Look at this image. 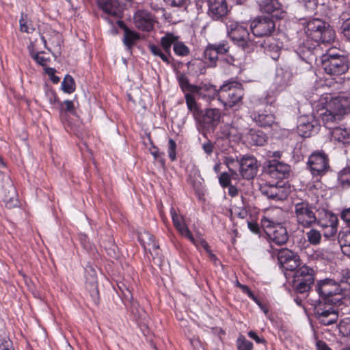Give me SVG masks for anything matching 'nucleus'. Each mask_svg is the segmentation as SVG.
I'll return each mask as SVG.
<instances>
[{
	"label": "nucleus",
	"instance_id": "1",
	"mask_svg": "<svg viewBox=\"0 0 350 350\" xmlns=\"http://www.w3.org/2000/svg\"><path fill=\"white\" fill-rule=\"evenodd\" d=\"M310 103L317 111L323 110L319 115L326 127L341 120L345 115L350 112V94L332 96L325 93L318 99L312 98Z\"/></svg>",
	"mask_w": 350,
	"mask_h": 350
},
{
	"label": "nucleus",
	"instance_id": "2",
	"mask_svg": "<svg viewBox=\"0 0 350 350\" xmlns=\"http://www.w3.org/2000/svg\"><path fill=\"white\" fill-rule=\"evenodd\" d=\"M282 214L279 208H269L260 219L261 226L269 240L278 245L286 243L288 239L287 230L282 224Z\"/></svg>",
	"mask_w": 350,
	"mask_h": 350
},
{
	"label": "nucleus",
	"instance_id": "3",
	"mask_svg": "<svg viewBox=\"0 0 350 350\" xmlns=\"http://www.w3.org/2000/svg\"><path fill=\"white\" fill-rule=\"evenodd\" d=\"M304 26L307 36L317 43L329 42L334 39V31L321 19H310Z\"/></svg>",
	"mask_w": 350,
	"mask_h": 350
},
{
	"label": "nucleus",
	"instance_id": "4",
	"mask_svg": "<svg viewBox=\"0 0 350 350\" xmlns=\"http://www.w3.org/2000/svg\"><path fill=\"white\" fill-rule=\"evenodd\" d=\"M244 96L242 85L239 83L231 81L222 85L218 94V100L226 109L239 106L242 103Z\"/></svg>",
	"mask_w": 350,
	"mask_h": 350
},
{
	"label": "nucleus",
	"instance_id": "5",
	"mask_svg": "<svg viewBox=\"0 0 350 350\" xmlns=\"http://www.w3.org/2000/svg\"><path fill=\"white\" fill-rule=\"evenodd\" d=\"M317 291L325 302L336 304L342 297V288L339 284L331 279H325L318 282Z\"/></svg>",
	"mask_w": 350,
	"mask_h": 350
},
{
	"label": "nucleus",
	"instance_id": "6",
	"mask_svg": "<svg viewBox=\"0 0 350 350\" xmlns=\"http://www.w3.org/2000/svg\"><path fill=\"white\" fill-rule=\"evenodd\" d=\"M228 35L235 44L243 49H249L253 45L247 27L237 22H230L227 25Z\"/></svg>",
	"mask_w": 350,
	"mask_h": 350
},
{
	"label": "nucleus",
	"instance_id": "7",
	"mask_svg": "<svg viewBox=\"0 0 350 350\" xmlns=\"http://www.w3.org/2000/svg\"><path fill=\"white\" fill-rule=\"evenodd\" d=\"M294 214L298 225L304 228H310L317 222V217L312 206L306 201L294 204Z\"/></svg>",
	"mask_w": 350,
	"mask_h": 350
},
{
	"label": "nucleus",
	"instance_id": "8",
	"mask_svg": "<svg viewBox=\"0 0 350 350\" xmlns=\"http://www.w3.org/2000/svg\"><path fill=\"white\" fill-rule=\"evenodd\" d=\"M321 62L323 70L330 75L338 76L345 73L348 70L346 59L338 55H323Z\"/></svg>",
	"mask_w": 350,
	"mask_h": 350
},
{
	"label": "nucleus",
	"instance_id": "9",
	"mask_svg": "<svg viewBox=\"0 0 350 350\" xmlns=\"http://www.w3.org/2000/svg\"><path fill=\"white\" fill-rule=\"evenodd\" d=\"M338 219L332 212L323 210L317 218L316 224L323 230V235L327 238L334 237L337 232Z\"/></svg>",
	"mask_w": 350,
	"mask_h": 350
},
{
	"label": "nucleus",
	"instance_id": "10",
	"mask_svg": "<svg viewBox=\"0 0 350 350\" xmlns=\"http://www.w3.org/2000/svg\"><path fill=\"white\" fill-rule=\"evenodd\" d=\"M247 128L242 119L232 120L230 124H226L221 127L222 134L228 139L234 142L244 139Z\"/></svg>",
	"mask_w": 350,
	"mask_h": 350
},
{
	"label": "nucleus",
	"instance_id": "11",
	"mask_svg": "<svg viewBox=\"0 0 350 350\" xmlns=\"http://www.w3.org/2000/svg\"><path fill=\"white\" fill-rule=\"evenodd\" d=\"M308 164L313 176H323L329 168V159L321 152L312 153L308 159Z\"/></svg>",
	"mask_w": 350,
	"mask_h": 350
},
{
	"label": "nucleus",
	"instance_id": "12",
	"mask_svg": "<svg viewBox=\"0 0 350 350\" xmlns=\"http://www.w3.org/2000/svg\"><path fill=\"white\" fill-rule=\"evenodd\" d=\"M250 28L255 36H269L275 29V23L269 17H258L251 23Z\"/></svg>",
	"mask_w": 350,
	"mask_h": 350
},
{
	"label": "nucleus",
	"instance_id": "13",
	"mask_svg": "<svg viewBox=\"0 0 350 350\" xmlns=\"http://www.w3.org/2000/svg\"><path fill=\"white\" fill-rule=\"evenodd\" d=\"M237 162L239 165L240 174L243 178L250 180L255 177L258 172V164L254 156L244 155Z\"/></svg>",
	"mask_w": 350,
	"mask_h": 350
},
{
	"label": "nucleus",
	"instance_id": "14",
	"mask_svg": "<svg viewBox=\"0 0 350 350\" xmlns=\"http://www.w3.org/2000/svg\"><path fill=\"white\" fill-rule=\"evenodd\" d=\"M154 16L147 10H138L133 15V24L139 30L150 31L154 28Z\"/></svg>",
	"mask_w": 350,
	"mask_h": 350
},
{
	"label": "nucleus",
	"instance_id": "15",
	"mask_svg": "<svg viewBox=\"0 0 350 350\" xmlns=\"http://www.w3.org/2000/svg\"><path fill=\"white\" fill-rule=\"evenodd\" d=\"M319 127L320 125L313 116H302L298 121L297 131L303 137H308L317 133Z\"/></svg>",
	"mask_w": 350,
	"mask_h": 350
},
{
	"label": "nucleus",
	"instance_id": "16",
	"mask_svg": "<svg viewBox=\"0 0 350 350\" xmlns=\"http://www.w3.org/2000/svg\"><path fill=\"white\" fill-rule=\"evenodd\" d=\"M208 15L215 21H223L229 9L226 0H207Z\"/></svg>",
	"mask_w": 350,
	"mask_h": 350
},
{
	"label": "nucleus",
	"instance_id": "17",
	"mask_svg": "<svg viewBox=\"0 0 350 350\" xmlns=\"http://www.w3.org/2000/svg\"><path fill=\"white\" fill-rule=\"evenodd\" d=\"M278 259L281 266L286 270L293 271L299 265V255L287 248H283L279 251Z\"/></svg>",
	"mask_w": 350,
	"mask_h": 350
},
{
	"label": "nucleus",
	"instance_id": "18",
	"mask_svg": "<svg viewBox=\"0 0 350 350\" xmlns=\"http://www.w3.org/2000/svg\"><path fill=\"white\" fill-rule=\"evenodd\" d=\"M315 314L319 322L325 325L333 324L338 319V313L330 304L327 306L319 304L315 309Z\"/></svg>",
	"mask_w": 350,
	"mask_h": 350
},
{
	"label": "nucleus",
	"instance_id": "19",
	"mask_svg": "<svg viewBox=\"0 0 350 350\" xmlns=\"http://www.w3.org/2000/svg\"><path fill=\"white\" fill-rule=\"evenodd\" d=\"M170 215L172 219L174 226L178 232L184 237L188 239L193 244L198 245V241L193 237L188 226L185 224L183 216L177 214L174 207L170 208Z\"/></svg>",
	"mask_w": 350,
	"mask_h": 350
},
{
	"label": "nucleus",
	"instance_id": "20",
	"mask_svg": "<svg viewBox=\"0 0 350 350\" xmlns=\"http://www.w3.org/2000/svg\"><path fill=\"white\" fill-rule=\"evenodd\" d=\"M252 120L260 127H271L275 123V115L270 111H252L250 113Z\"/></svg>",
	"mask_w": 350,
	"mask_h": 350
},
{
	"label": "nucleus",
	"instance_id": "21",
	"mask_svg": "<svg viewBox=\"0 0 350 350\" xmlns=\"http://www.w3.org/2000/svg\"><path fill=\"white\" fill-rule=\"evenodd\" d=\"M193 94H196L199 98L205 100L206 102H210L215 96L218 97L219 90H217L216 87L212 84L201 83L199 85H196Z\"/></svg>",
	"mask_w": 350,
	"mask_h": 350
},
{
	"label": "nucleus",
	"instance_id": "22",
	"mask_svg": "<svg viewBox=\"0 0 350 350\" xmlns=\"http://www.w3.org/2000/svg\"><path fill=\"white\" fill-rule=\"evenodd\" d=\"M97 3L106 14L117 18H121L122 8L117 0H97Z\"/></svg>",
	"mask_w": 350,
	"mask_h": 350
},
{
	"label": "nucleus",
	"instance_id": "23",
	"mask_svg": "<svg viewBox=\"0 0 350 350\" xmlns=\"http://www.w3.org/2000/svg\"><path fill=\"white\" fill-rule=\"evenodd\" d=\"M5 187V188H3L1 191V194L3 196V200L5 203V206L9 208L17 206L18 201L16 195V189L12 181L8 180Z\"/></svg>",
	"mask_w": 350,
	"mask_h": 350
},
{
	"label": "nucleus",
	"instance_id": "24",
	"mask_svg": "<svg viewBox=\"0 0 350 350\" xmlns=\"http://www.w3.org/2000/svg\"><path fill=\"white\" fill-rule=\"evenodd\" d=\"M269 172L272 178L283 179L290 172V166L284 163L273 160L269 166Z\"/></svg>",
	"mask_w": 350,
	"mask_h": 350
},
{
	"label": "nucleus",
	"instance_id": "25",
	"mask_svg": "<svg viewBox=\"0 0 350 350\" xmlns=\"http://www.w3.org/2000/svg\"><path fill=\"white\" fill-rule=\"evenodd\" d=\"M119 27L123 29V42L129 50H131L136 42L139 40L140 36L134 30L129 28L122 21H118Z\"/></svg>",
	"mask_w": 350,
	"mask_h": 350
},
{
	"label": "nucleus",
	"instance_id": "26",
	"mask_svg": "<svg viewBox=\"0 0 350 350\" xmlns=\"http://www.w3.org/2000/svg\"><path fill=\"white\" fill-rule=\"evenodd\" d=\"M266 139V135L262 131L250 129L246 131L243 141L251 146H262Z\"/></svg>",
	"mask_w": 350,
	"mask_h": 350
},
{
	"label": "nucleus",
	"instance_id": "27",
	"mask_svg": "<svg viewBox=\"0 0 350 350\" xmlns=\"http://www.w3.org/2000/svg\"><path fill=\"white\" fill-rule=\"evenodd\" d=\"M263 194L268 198L274 200H283L288 196V193L281 187L278 185H269L262 188Z\"/></svg>",
	"mask_w": 350,
	"mask_h": 350
},
{
	"label": "nucleus",
	"instance_id": "28",
	"mask_svg": "<svg viewBox=\"0 0 350 350\" xmlns=\"http://www.w3.org/2000/svg\"><path fill=\"white\" fill-rule=\"evenodd\" d=\"M91 272L90 278H86L85 288L87 291H89L92 301L97 304L98 301L99 293L98 290L96 275L94 270H91Z\"/></svg>",
	"mask_w": 350,
	"mask_h": 350
},
{
	"label": "nucleus",
	"instance_id": "29",
	"mask_svg": "<svg viewBox=\"0 0 350 350\" xmlns=\"http://www.w3.org/2000/svg\"><path fill=\"white\" fill-rule=\"evenodd\" d=\"M294 278L306 280L307 282H314L315 280V271L310 267L304 265L298 266L295 269Z\"/></svg>",
	"mask_w": 350,
	"mask_h": 350
},
{
	"label": "nucleus",
	"instance_id": "30",
	"mask_svg": "<svg viewBox=\"0 0 350 350\" xmlns=\"http://www.w3.org/2000/svg\"><path fill=\"white\" fill-rule=\"evenodd\" d=\"M262 47L264 49L265 52L273 59L276 60L278 59L280 46L273 38L269 37L265 40L262 43Z\"/></svg>",
	"mask_w": 350,
	"mask_h": 350
},
{
	"label": "nucleus",
	"instance_id": "31",
	"mask_svg": "<svg viewBox=\"0 0 350 350\" xmlns=\"http://www.w3.org/2000/svg\"><path fill=\"white\" fill-rule=\"evenodd\" d=\"M221 118L220 110L216 108L207 109L204 113L202 111V116L198 121L204 124L213 125L217 124Z\"/></svg>",
	"mask_w": 350,
	"mask_h": 350
},
{
	"label": "nucleus",
	"instance_id": "32",
	"mask_svg": "<svg viewBox=\"0 0 350 350\" xmlns=\"http://www.w3.org/2000/svg\"><path fill=\"white\" fill-rule=\"evenodd\" d=\"M193 93H185V98L188 109L193 113L194 118L200 120L202 116V110L198 106Z\"/></svg>",
	"mask_w": 350,
	"mask_h": 350
},
{
	"label": "nucleus",
	"instance_id": "33",
	"mask_svg": "<svg viewBox=\"0 0 350 350\" xmlns=\"http://www.w3.org/2000/svg\"><path fill=\"white\" fill-rule=\"evenodd\" d=\"M332 138L343 144L350 143V129L336 127L332 131Z\"/></svg>",
	"mask_w": 350,
	"mask_h": 350
},
{
	"label": "nucleus",
	"instance_id": "34",
	"mask_svg": "<svg viewBox=\"0 0 350 350\" xmlns=\"http://www.w3.org/2000/svg\"><path fill=\"white\" fill-rule=\"evenodd\" d=\"M218 55L213 44H208L204 52L205 63L207 64L208 66H215L218 60Z\"/></svg>",
	"mask_w": 350,
	"mask_h": 350
},
{
	"label": "nucleus",
	"instance_id": "35",
	"mask_svg": "<svg viewBox=\"0 0 350 350\" xmlns=\"http://www.w3.org/2000/svg\"><path fill=\"white\" fill-rule=\"evenodd\" d=\"M281 4L278 0H262L259 3L262 12L272 14L281 9Z\"/></svg>",
	"mask_w": 350,
	"mask_h": 350
},
{
	"label": "nucleus",
	"instance_id": "36",
	"mask_svg": "<svg viewBox=\"0 0 350 350\" xmlns=\"http://www.w3.org/2000/svg\"><path fill=\"white\" fill-rule=\"evenodd\" d=\"M339 243L342 253L350 256V230L340 233Z\"/></svg>",
	"mask_w": 350,
	"mask_h": 350
},
{
	"label": "nucleus",
	"instance_id": "37",
	"mask_svg": "<svg viewBox=\"0 0 350 350\" xmlns=\"http://www.w3.org/2000/svg\"><path fill=\"white\" fill-rule=\"evenodd\" d=\"M177 40H178V36L172 33H167L161 38V46L166 53L170 54L172 45L174 46Z\"/></svg>",
	"mask_w": 350,
	"mask_h": 350
},
{
	"label": "nucleus",
	"instance_id": "38",
	"mask_svg": "<svg viewBox=\"0 0 350 350\" xmlns=\"http://www.w3.org/2000/svg\"><path fill=\"white\" fill-rule=\"evenodd\" d=\"M150 51L151 53L157 57H159L165 63L167 64H170V53H166L165 51H162V47L155 45V44H150L148 46Z\"/></svg>",
	"mask_w": 350,
	"mask_h": 350
},
{
	"label": "nucleus",
	"instance_id": "39",
	"mask_svg": "<svg viewBox=\"0 0 350 350\" xmlns=\"http://www.w3.org/2000/svg\"><path fill=\"white\" fill-rule=\"evenodd\" d=\"M123 303L135 318L137 319L142 316V311L139 308V304L137 301L133 299V297H131V300H125Z\"/></svg>",
	"mask_w": 350,
	"mask_h": 350
},
{
	"label": "nucleus",
	"instance_id": "40",
	"mask_svg": "<svg viewBox=\"0 0 350 350\" xmlns=\"http://www.w3.org/2000/svg\"><path fill=\"white\" fill-rule=\"evenodd\" d=\"M294 288L297 293H304L310 291L314 282H307L306 280L294 278Z\"/></svg>",
	"mask_w": 350,
	"mask_h": 350
},
{
	"label": "nucleus",
	"instance_id": "41",
	"mask_svg": "<svg viewBox=\"0 0 350 350\" xmlns=\"http://www.w3.org/2000/svg\"><path fill=\"white\" fill-rule=\"evenodd\" d=\"M177 79L178 84L183 92H187V93H193V90L196 88V85L190 84L185 74H178Z\"/></svg>",
	"mask_w": 350,
	"mask_h": 350
},
{
	"label": "nucleus",
	"instance_id": "42",
	"mask_svg": "<svg viewBox=\"0 0 350 350\" xmlns=\"http://www.w3.org/2000/svg\"><path fill=\"white\" fill-rule=\"evenodd\" d=\"M19 25L20 30L22 32L31 33L35 30V27H33L31 21L29 20L27 16L23 13L21 14V18L19 20Z\"/></svg>",
	"mask_w": 350,
	"mask_h": 350
},
{
	"label": "nucleus",
	"instance_id": "43",
	"mask_svg": "<svg viewBox=\"0 0 350 350\" xmlns=\"http://www.w3.org/2000/svg\"><path fill=\"white\" fill-rule=\"evenodd\" d=\"M308 241L313 245H319L321 241V233L317 229L312 228L306 233Z\"/></svg>",
	"mask_w": 350,
	"mask_h": 350
},
{
	"label": "nucleus",
	"instance_id": "44",
	"mask_svg": "<svg viewBox=\"0 0 350 350\" xmlns=\"http://www.w3.org/2000/svg\"><path fill=\"white\" fill-rule=\"evenodd\" d=\"M118 287L122 294V301L131 300L133 297L132 290L129 284L124 282H120L118 283Z\"/></svg>",
	"mask_w": 350,
	"mask_h": 350
},
{
	"label": "nucleus",
	"instance_id": "45",
	"mask_svg": "<svg viewBox=\"0 0 350 350\" xmlns=\"http://www.w3.org/2000/svg\"><path fill=\"white\" fill-rule=\"evenodd\" d=\"M62 88L64 92L70 94L73 92L75 90V83L73 78L67 75L65 76L62 83Z\"/></svg>",
	"mask_w": 350,
	"mask_h": 350
},
{
	"label": "nucleus",
	"instance_id": "46",
	"mask_svg": "<svg viewBox=\"0 0 350 350\" xmlns=\"http://www.w3.org/2000/svg\"><path fill=\"white\" fill-rule=\"evenodd\" d=\"M173 49L175 54L178 56H187L190 53L189 47L178 40L175 42Z\"/></svg>",
	"mask_w": 350,
	"mask_h": 350
},
{
	"label": "nucleus",
	"instance_id": "47",
	"mask_svg": "<svg viewBox=\"0 0 350 350\" xmlns=\"http://www.w3.org/2000/svg\"><path fill=\"white\" fill-rule=\"evenodd\" d=\"M237 347L238 350H252L253 343L247 340L245 336L240 335L237 340Z\"/></svg>",
	"mask_w": 350,
	"mask_h": 350
},
{
	"label": "nucleus",
	"instance_id": "48",
	"mask_svg": "<svg viewBox=\"0 0 350 350\" xmlns=\"http://www.w3.org/2000/svg\"><path fill=\"white\" fill-rule=\"evenodd\" d=\"M338 330L343 336L350 337V318H345L340 322Z\"/></svg>",
	"mask_w": 350,
	"mask_h": 350
},
{
	"label": "nucleus",
	"instance_id": "49",
	"mask_svg": "<svg viewBox=\"0 0 350 350\" xmlns=\"http://www.w3.org/2000/svg\"><path fill=\"white\" fill-rule=\"evenodd\" d=\"M218 55L226 54L228 52L230 46L226 40H221L217 44H213Z\"/></svg>",
	"mask_w": 350,
	"mask_h": 350
},
{
	"label": "nucleus",
	"instance_id": "50",
	"mask_svg": "<svg viewBox=\"0 0 350 350\" xmlns=\"http://www.w3.org/2000/svg\"><path fill=\"white\" fill-rule=\"evenodd\" d=\"M339 179L343 185H350V169L345 168L339 173Z\"/></svg>",
	"mask_w": 350,
	"mask_h": 350
},
{
	"label": "nucleus",
	"instance_id": "51",
	"mask_svg": "<svg viewBox=\"0 0 350 350\" xmlns=\"http://www.w3.org/2000/svg\"><path fill=\"white\" fill-rule=\"evenodd\" d=\"M59 106L61 111L65 110L72 113H75V105L72 100H64L63 103H59Z\"/></svg>",
	"mask_w": 350,
	"mask_h": 350
},
{
	"label": "nucleus",
	"instance_id": "52",
	"mask_svg": "<svg viewBox=\"0 0 350 350\" xmlns=\"http://www.w3.org/2000/svg\"><path fill=\"white\" fill-rule=\"evenodd\" d=\"M340 29L343 36L350 40V17L342 22Z\"/></svg>",
	"mask_w": 350,
	"mask_h": 350
},
{
	"label": "nucleus",
	"instance_id": "53",
	"mask_svg": "<svg viewBox=\"0 0 350 350\" xmlns=\"http://www.w3.org/2000/svg\"><path fill=\"white\" fill-rule=\"evenodd\" d=\"M176 144L172 139H170L168 141V155L172 161H174L176 159Z\"/></svg>",
	"mask_w": 350,
	"mask_h": 350
},
{
	"label": "nucleus",
	"instance_id": "54",
	"mask_svg": "<svg viewBox=\"0 0 350 350\" xmlns=\"http://www.w3.org/2000/svg\"><path fill=\"white\" fill-rule=\"evenodd\" d=\"M45 96H46L47 100L51 105H55L59 101L57 94L53 90L47 89L45 91Z\"/></svg>",
	"mask_w": 350,
	"mask_h": 350
},
{
	"label": "nucleus",
	"instance_id": "55",
	"mask_svg": "<svg viewBox=\"0 0 350 350\" xmlns=\"http://www.w3.org/2000/svg\"><path fill=\"white\" fill-rule=\"evenodd\" d=\"M304 3L306 10L309 12H313L317 7V0H299Z\"/></svg>",
	"mask_w": 350,
	"mask_h": 350
},
{
	"label": "nucleus",
	"instance_id": "56",
	"mask_svg": "<svg viewBox=\"0 0 350 350\" xmlns=\"http://www.w3.org/2000/svg\"><path fill=\"white\" fill-rule=\"evenodd\" d=\"M231 177L227 172H223L219 177V182L221 187H227L230 186Z\"/></svg>",
	"mask_w": 350,
	"mask_h": 350
},
{
	"label": "nucleus",
	"instance_id": "57",
	"mask_svg": "<svg viewBox=\"0 0 350 350\" xmlns=\"http://www.w3.org/2000/svg\"><path fill=\"white\" fill-rule=\"evenodd\" d=\"M146 244H147L146 250H148V251L150 252V253L151 254V255L152 256H154V255L157 256L159 254V252H158L159 245L155 241V240L154 241L150 240V242H147Z\"/></svg>",
	"mask_w": 350,
	"mask_h": 350
},
{
	"label": "nucleus",
	"instance_id": "58",
	"mask_svg": "<svg viewBox=\"0 0 350 350\" xmlns=\"http://www.w3.org/2000/svg\"><path fill=\"white\" fill-rule=\"evenodd\" d=\"M240 288L243 293L247 294V296L254 300L258 306H261L260 301L257 299V297L253 294L251 290L246 285H240Z\"/></svg>",
	"mask_w": 350,
	"mask_h": 350
},
{
	"label": "nucleus",
	"instance_id": "59",
	"mask_svg": "<svg viewBox=\"0 0 350 350\" xmlns=\"http://www.w3.org/2000/svg\"><path fill=\"white\" fill-rule=\"evenodd\" d=\"M139 240L142 242V244L145 250H146L147 242H150L151 241H154V237L148 232H145L144 234H141L139 237Z\"/></svg>",
	"mask_w": 350,
	"mask_h": 350
},
{
	"label": "nucleus",
	"instance_id": "60",
	"mask_svg": "<svg viewBox=\"0 0 350 350\" xmlns=\"http://www.w3.org/2000/svg\"><path fill=\"white\" fill-rule=\"evenodd\" d=\"M33 59L36 62L41 66H46L49 61V59L44 57L42 53H38L33 56Z\"/></svg>",
	"mask_w": 350,
	"mask_h": 350
},
{
	"label": "nucleus",
	"instance_id": "61",
	"mask_svg": "<svg viewBox=\"0 0 350 350\" xmlns=\"http://www.w3.org/2000/svg\"><path fill=\"white\" fill-rule=\"evenodd\" d=\"M45 72L49 76L51 81L53 83H57L59 81V77L55 75V70L54 68H46Z\"/></svg>",
	"mask_w": 350,
	"mask_h": 350
},
{
	"label": "nucleus",
	"instance_id": "62",
	"mask_svg": "<svg viewBox=\"0 0 350 350\" xmlns=\"http://www.w3.org/2000/svg\"><path fill=\"white\" fill-rule=\"evenodd\" d=\"M341 217L344 221L350 227V208L344 210L342 212Z\"/></svg>",
	"mask_w": 350,
	"mask_h": 350
},
{
	"label": "nucleus",
	"instance_id": "63",
	"mask_svg": "<svg viewBox=\"0 0 350 350\" xmlns=\"http://www.w3.org/2000/svg\"><path fill=\"white\" fill-rule=\"evenodd\" d=\"M164 1L171 7H180L184 3L185 0H164Z\"/></svg>",
	"mask_w": 350,
	"mask_h": 350
},
{
	"label": "nucleus",
	"instance_id": "64",
	"mask_svg": "<svg viewBox=\"0 0 350 350\" xmlns=\"http://www.w3.org/2000/svg\"><path fill=\"white\" fill-rule=\"evenodd\" d=\"M317 350H332L327 345L321 340H319L316 343Z\"/></svg>",
	"mask_w": 350,
	"mask_h": 350
}]
</instances>
